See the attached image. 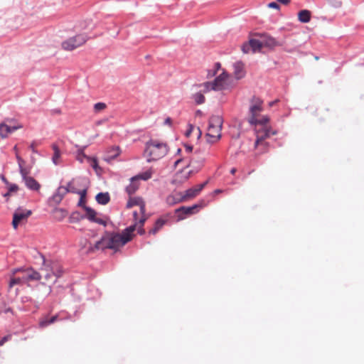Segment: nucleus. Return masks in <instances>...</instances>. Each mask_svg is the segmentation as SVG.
Listing matches in <instances>:
<instances>
[{
    "instance_id": "nucleus-1",
    "label": "nucleus",
    "mask_w": 364,
    "mask_h": 364,
    "mask_svg": "<svg viewBox=\"0 0 364 364\" xmlns=\"http://www.w3.org/2000/svg\"><path fill=\"white\" fill-rule=\"evenodd\" d=\"M168 152L166 143L157 139H150L145 144L144 154L147 161H157L164 157Z\"/></svg>"
},
{
    "instance_id": "nucleus-2",
    "label": "nucleus",
    "mask_w": 364,
    "mask_h": 364,
    "mask_svg": "<svg viewBox=\"0 0 364 364\" xmlns=\"http://www.w3.org/2000/svg\"><path fill=\"white\" fill-rule=\"evenodd\" d=\"M235 80L225 71L220 74L213 81L205 82L203 84L204 91H222L232 88Z\"/></svg>"
},
{
    "instance_id": "nucleus-3",
    "label": "nucleus",
    "mask_w": 364,
    "mask_h": 364,
    "mask_svg": "<svg viewBox=\"0 0 364 364\" xmlns=\"http://www.w3.org/2000/svg\"><path fill=\"white\" fill-rule=\"evenodd\" d=\"M263 101L256 97H253L250 102V117L248 122L252 125H263L269 122V117L267 115L258 117L259 114L263 110Z\"/></svg>"
},
{
    "instance_id": "nucleus-4",
    "label": "nucleus",
    "mask_w": 364,
    "mask_h": 364,
    "mask_svg": "<svg viewBox=\"0 0 364 364\" xmlns=\"http://www.w3.org/2000/svg\"><path fill=\"white\" fill-rule=\"evenodd\" d=\"M223 124V119L220 116L213 115L210 117L206 133L208 143L213 144L221 139Z\"/></svg>"
},
{
    "instance_id": "nucleus-5",
    "label": "nucleus",
    "mask_w": 364,
    "mask_h": 364,
    "mask_svg": "<svg viewBox=\"0 0 364 364\" xmlns=\"http://www.w3.org/2000/svg\"><path fill=\"white\" fill-rule=\"evenodd\" d=\"M264 124L263 125H255L257 127L255 129L256 131V141L255 143V147L261 145L263 146H268L267 142H264V140L267 138H269L272 135H275L277 134L276 131H273L272 129L269 128Z\"/></svg>"
},
{
    "instance_id": "nucleus-6",
    "label": "nucleus",
    "mask_w": 364,
    "mask_h": 364,
    "mask_svg": "<svg viewBox=\"0 0 364 364\" xmlns=\"http://www.w3.org/2000/svg\"><path fill=\"white\" fill-rule=\"evenodd\" d=\"M87 37L84 34H79L71 37L62 42V48L68 51H71L86 43Z\"/></svg>"
},
{
    "instance_id": "nucleus-7",
    "label": "nucleus",
    "mask_w": 364,
    "mask_h": 364,
    "mask_svg": "<svg viewBox=\"0 0 364 364\" xmlns=\"http://www.w3.org/2000/svg\"><path fill=\"white\" fill-rule=\"evenodd\" d=\"M109 242V249L117 250L129 241V238L124 237L121 233L106 232Z\"/></svg>"
},
{
    "instance_id": "nucleus-8",
    "label": "nucleus",
    "mask_w": 364,
    "mask_h": 364,
    "mask_svg": "<svg viewBox=\"0 0 364 364\" xmlns=\"http://www.w3.org/2000/svg\"><path fill=\"white\" fill-rule=\"evenodd\" d=\"M31 210H24L21 208H18L13 215V221H12V225L14 228L16 230L17 229L19 223L23 220H26L31 215Z\"/></svg>"
},
{
    "instance_id": "nucleus-9",
    "label": "nucleus",
    "mask_w": 364,
    "mask_h": 364,
    "mask_svg": "<svg viewBox=\"0 0 364 364\" xmlns=\"http://www.w3.org/2000/svg\"><path fill=\"white\" fill-rule=\"evenodd\" d=\"M262 46V42L257 39L252 38L242 45V50L245 53H247L250 51L256 53L257 51H259Z\"/></svg>"
},
{
    "instance_id": "nucleus-10",
    "label": "nucleus",
    "mask_w": 364,
    "mask_h": 364,
    "mask_svg": "<svg viewBox=\"0 0 364 364\" xmlns=\"http://www.w3.org/2000/svg\"><path fill=\"white\" fill-rule=\"evenodd\" d=\"M105 249H109V242L107 240V233H105L94 245L90 244L87 252L90 253L96 250H104Z\"/></svg>"
},
{
    "instance_id": "nucleus-11",
    "label": "nucleus",
    "mask_w": 364,
    "mask_h": 364,
    "mask_svg": "<svg viewBox=\"0 0 364 364\" xmlns=\"http://www.w3.org/2000/svg\"><path fill=\"white\" fill-rule=\"evenodd\" d=\"M28 173L29 171H26L21 173L25 186H26L27 188L31 191H38L41 188V185L33 177L28 176Z\"/></svg>"
},
{
    "instance_id": "nucleus-12",
    "label": "nucleus",
    "mask_w": 364,
    "mask_h": 364,
    "mask_svg": "<svg viewBox=\"0 0 364 364\" xmlns=\"http://www.w3.org/2000/svg\"><path fill=\"white\" fill-rule=\"evenodd\" d=\"M21 128V125H9L6 123H1L0 124V136L2 138H6L8 135L18 129Z\"/></svg>"
},
{
    "instance_id": "nucleus-13",
    "label": "nucleus",
    "mask_w": 364,
    "mask_h": 364,
    "mask_svg": "<svg viewBox=\"0 0 364 364\" xmlns=\"http://www.w3.org/2000/svg\"><path fill=\"white\" fill-rule=\"evenodd\" d=\"M134 205L139 206L140 212L142 215L145 214V203L141 198H130L127 203V208H131Z\"/></svg>"
},
{
    "instance_id": "nucleus-14",
    "label": "nucleus",
    "mask_w": 364,
    "mask_h": 364,
    "mask_svg": "<svg viewBox=\"0 0 364 364\" xmlns=\"http://www.w3.org/2000/svg\"><path fill=\"white\" fill-rule=\"evenodd\" d=\"M234 75L236 80L243 78L245 75L244 65L242 62H236L233 64Z\"/></svg>"
},
{
    "instance_id": "nucleus-15",
    "label": "nucleus",
    "mask_w": 364,
    "mask_h": 364,
    "mask_svg": "<svg viewBox=\"0 0 364 364\" xmlns=\"http://www.w3.org/2000/svg\"><path fill=\"white\" fill-rule=\"evenodd\" d=\"M23 275L26 282L29 281H39L41 278V274L33 269H28L23 271Z\"/></svg>"
},
{
    "instance_id": "nucleus-16",
    "label": "nucleus",
    "mask_w": 364,
    "mask_h": 364,
    "mask_svg": "<svg viewBox=\"0 0 364 364\" xmlns=\"http://www.w3.org/2000/svg\"><path fill=\"white\" fill-rule=\"evenodd\" d=\"M66 193H68L66 186H60L53 194L52 199L55 203H59L63 200Z\"/></svg>"
},
{
    "instance_id": "nucleus-17",
    "label": "nucleus",
    "mask_w": 364,
    "mask_h": 364,
    "mask_svg": "<svg viewBox=\"0 0 364 364\" xmlns=\"http://www.w3.org/2000/svg\"><path fill=\"white\" fill-rule=\"evenodd\" d=\"M138 188L139 181H137V177L133 176L130 178L129 185L126 187V191L129 196H131L134 194Z\"/></svg>"
},
{
    "instance_id": "nucleus-18",
    "label": "nucleus",
    "mask_w": 364,
    "mask_h": 364,
    "mask_svg": "<svg viewBox=\"0 0 364 364\" xmlns=\"http://www.w3.org/2000/svg\"><path fill=\"white\" fill-rule=\"evenodd\" d=\"M58 315L53 316L50 318H48L46 316L42 318L40 320L39 323H38V326L41 328H44L46 327H47L48 326H49V325L53 323L54 322H55L58 320Z\"/></svg>"
},
{
    "instance_id": "nucleus-19",
    "label": "nucleus",
    "mask_w": 364,
    "mask_h": 364,
    "mask_svg": "<svg viewBox=\"0 0 364 364\" xmlns=\"http://www.w3.org/2000/svg\"><path fill=\"white\" fill-rule=\"evenodd\" d=\"M26 282L23 274L22 277L11 276L9 282V290H11L15 285H22Z\"/></svg>"
},
{
    "instance_id": "nucleus-20",
    "label": "nucleus",
    "mask_w": 364,
    "mask_h": 364,
    "mask_svg": "<svg viewBox=\"0 0 364 364\" xmlns=\"http://www.w3.org/2000/svg\"><path fill=\"white\" fill-rule=\"evenodd\" d=\"M199 207L198 205H193L192 206H182L178 208L176 212V213H183L185 215H190L195 213V210H196Z\"/></svg>"
},
{
    "instance_id": "nucleus-21",
    "label": "nucleus",
    "mask_w": 364,
    "mask_h": 364,
    "mask_svg": "<svg viewBox=\"0 0 364 364\" xmlns=\"http://www.w3.org/2000/svg\"><path fill=\"white\" fill-rule=\"evenodd\" d=\"M298 18L301 23H308L311 20V12L309 10H301L298 14Z\"/></svg>"
},
{
    "instance_id": "nucleus-22",
    "label": "nucleus",
    "mask_w": 364,
    "mask_h": 364,
    "mask_svg": "<svg viewBox=\"0 0 364 364\" xmlns=\"http://www.w3.org/2000/svg\"><path fill=\"white\" fill-rule=\"evenodd\" d=\"M95 199L99 204L106 205L109 203L110 198L108 193H99Z\"/></svg>"
},
{
    "instance_id": "nucleus-23",
    "label": "nucleus",
    "mask_w": 364,
    "mask_h": 364,
    "mask_svg": "<svg viewBox=\"0 0 364 364\" xmlns=\"http://www.w3.org/2000/svg\"><path fill=\"white\" fill-rule=\"evenodd\" d=\"M166 221L167 220L164 218H159L156 221L154 228L149 230V233L155 235L166 224Z\"/></svg>"
},
{
    "instance_id": "nucleus-24",
    "label": "nucleus",
    "mask_w": 364,
    "mask_h": 364,
    "mask_svg": "<svg viewBox=\"0 0 364 364\" xmlns=\"http://www.w3.org/2000/svg\"><path fill=\"white\" fill-rule=\"evenodd\" d=\"M181 201H184V200L183 199L182 194L181 193H178L176 195L168 196L166 198V202L169 205H174V204L180 203Z\"/></svg>"
},
{
    "instance_id": "nucleus-25",
    "label": "nucleus",
    "mask_w": 364,
    "mask_h": 364,
    "mask_svg": "<svg viewBox=\"0 0 364 364\" xmlns=\"http://www.w3.org/2000/svg\"><path fill=\"white\" fill-rule=\"evenodd\" d=\"M138 226V224L136 222L132 225H130L129 227L124 229L122 234L124 235V237L129 238V241L132 238V233L136 230V227Z\"/></svg>"
},
{
    "instance_id": "nucleus-26",
    "label": "nucleus",
    "mask_w": 364,
    "mask_h": 364,
    "mask_svg": "<svg viewBox=\"0 0 364 364\" xmlns=\"http://www.w3.org/2000/svg\"><path fill=\"white\" fill-rule=\"evenodd\" d=\"M84 209L86 212L85 218H87L90 221L93 222L97 217V212L88 206H84Z\"/></svg>"
},
{
    "instance_id": "nucleus-27",
    "label": "nucleus",
    "mask_w": 364,
    "mask_h": 364,
    "mask_svg": "<svg viewBox=\"0 0 364 364\" xmlns=\"http://www.w3.org/2000/svg\"><path fill=\"white\" fill-rule=\"evenodd\" d=\"M52 148L54 151V154H53V158H52V161L53 162L54 164L55 165H58L59 164V159L60 157V149H58V147L57 146L56 144H53L52 145Z\"/></svg>"
},
{
    "instance_id": "nucleus-28",
    "label": "nucleus",
    "mask_w": 364,
    "mask_h": 364,
    "mask_svg": "<svg viewBox=\"0 0 364 364\" xmlns=\"http://www.w3.org/2000/svg\"><path fill=\"white\" fill-rule=\"evenodd\" d=\"M152 173H153V172L151 170H148L146 171H144V172L137 174L134 177H137V181H139L140 179L144 180V181H147L151 178Z\"/></svg>"
},
{
    "instance_id": "nucleus-29",
    "label": "nucleus",
    "mask_w": 364,
    "mask_h": 364,
    "mask_svg": "<svg viewBox=\"0 0 364 364\" xmlns=\"http://www.w3.org/2000/svg\"><path fill=\"white\" fill-rule=\"evenodd\" d=\"M198 192L196 190V188H189L186 191V193L184 195H182L183 200H186L188 198H191L198 195Z\"/></svg>"
},
{
    "instance_id": "nucleus-30",
    "label": "nucleus",
    "mask_w": 364,
    "mask_h": 364,
    "mask_svg": "<svg viewBox=\"0 0 364 364\" xmlns=\"http://www.w3.org/2000/svg\"><path fill=\"white\" fill-rule=\"evenodd\" d=\"M85 149V146H84L82 148H78L77 150L76 159L77 161H79L81 163H82L84 161V159L87 160L88 156L86 154H85V153H84Z\"/></svg>"
},
{
    "instance_id": "nucleus-31",
    "label": "nucleus",
    "mask_w": 364,
    "mask_h": 364,
    "mask_svg": "<svg viewBox=\"0 0 364 364\" xmlns=\"http://www.w3.org/2000/svg\"><path fill=\"white\" fill-rule=\"evenodd\" d=\"M193 99L196 102V104L200 105L204 103L205 102V97L204 95L200 92H197L193 95Z\"/></svg>"
},
{
    "instance_id": "nucleus-32",
    "label": "nucleus",
    "mask_w": 364,
    "mask_h": 364,
    "mask_svg": "<svg viewBox=\"0 0 364 364\" xmlns=\"http://www.w3.org/2000/svg\"><path fill=\"white\" fill-rule=\"evenodd\" d=\"M16 158L18 162L20 174L26 171L27 170L23 168V164H25L24 160L18 154H16Z\"/></svg>"
},
{
    "instance_id": "nucleus-33",
    "label": "nucleus",
    "mask_w": 364,
    "mask_h": 364,
    "mask_svg": "<svg viewBox=\"0 0 364 364\" xmlns=\"http://www.w3.org/2000/svg\"><path fill=\"white\" fill-rule=\"evenodd\" d=\"M51 271L53 274L56 277H60L63 272V269L60 267H58L57 264H54L52 267Z\"/></svg>"
},
{
    "instance_id": "nucleus-34",
    "label": "nucleus",
    "mask_w": 364,
    "mask_h": 364,
    "mask_svg": "<svg viewBox=\"0 0 364 364\" xmlns=\"http://www.w3.org/2000/svg\"><path fill=\"white\" fill-rule=\"evenodd\" d=\"M111 154L108 156L109 159H112L117 157L119 154V148L118 146L112 148Z\"/></svg>"
},
{
    "instance_id": "nucleus-35",
    "label": "nucleus",
    "mask_w": 364,
    "mask_h": 364,
    "mask_svg": "<svg viewBox=\"0 0 364 364\" xmlns=\"http://www.w3.org/2000/svg\"><path fill=\"white\" fill-rule=\"evenodd\" d=\"M87 161L90 163V166L97 171L98 168V163L96 158L87 157Z\"/></svg>"
},
{
    "instance_id": "nucleus-36",
    "label": "nucleus",
    "mask_w": 364,
    "mask_h": 364,
    "mask_svg": "<svg viewBox=\"0 0 364 364\" xmlns=\"http://www.w3.org/2000/svg\"><path fill=\"white\" fill-rule=\"evenodd\" d=\"M276 43H277L274 38L268 36L263 44L268 47H274L276 45Z\"/></svg>"
},
{
    "instance_id": "nucleus-37",
    "label": "nucleus",
    "mask_w": 364,
    "mask_h": 364,
    "mask_svg": "<svg viewBox=\"0 0 364 364\" xmlns=\"http://www.w3.org/2000/svg\"><path fill=\"white\" fill-rule=\"evenodd\" d=\"M106 107V105L103 102H97L94 105V109L96 112L103 110Z\"/></svg>"
},
{
    "instance_id": "nucleus-38",
    "label": "nucleus",
    "mask_w": 364,
    "mask_h": 364,
    "mask_svg": "<svg viewBox=\"0 0 364 364\" xmlns=\"http://www.w3.org/2000/svg\"><path fill=\"white\" fill-rule=\"evenodd\" d=\"M8 191L9 193H15L18 190V186L15 183H9V185H7Z\"/></svg>"
},
{
    "instance_id": "nucleus-39",
    "label": "nucleus",
    "mask_w": 364,
    "mask_h": 364,
    "mask_svg": "<svg viewBox=\"0 0 364 364\" xmlns=\"http://www.w3.org/2000/svg\"><path fill=\"white\" fill-rule=\"evenodd\" d=\"M66 189L68 190V193L71 192V193H77V189L73 186V183L72 181L68 183V186H66Z\"/></svg>"
},
{
    "instance_id": "nucleus-40",
    "label": "nucleus",
    "mask_w": 364,
    "mask_h": 364,
    "mask_svg": "<svg viewBox=\"0 0 364 364\" xmlns=\"http://www.w3.org/2000/svg\"><path fill=\"white\" fill-rule=\"evenodd\" d=\"M96 223H98L100 225H102L104 226H106L107 225V222L105 219H102V218H95V220L93 221Z\"/></svg>"
},
{
    "instance_id": "nucleus-41",
    "label": "nucleus",
    "mask_w": 364,
    "mask_h": 364,
    "mask_svg": "<svg viewBox=\"0 0 364 364\" xmlns=\"http://www.w3.org/2000/svg\"><path fill=\"white\" fill-rule=\"evenodd\" d=\"M11 335H7V336H4L0 340V346H3L6 341H9L11 339Z\"/></svg>"
},
{
    "instance_id": "nucleus-42",
    "label": "nucleus",
    "mask_w": 364,
    "mask_h": 364,
    "mask_svg": "<svg viewBox=\"0 0 364 364\" xmlns=\"http://www.w3.org/2000/svg\"><path fill=\"white\" fill-rule=\"evenodd\" d=\"M77 193L80 195V198H85L87 194V190L86 188H84L82 190L77 191Z\"/></svg>"
},
{
    "instance_id": "nucleus-43",
    "label": "nucleus",
    "mask_w": 364,
    "mask_h": 364,
    "mask_svg": "<svg viewBox=\"0 0 364 364\" xmlns=\"http://www.w3.org/2000/svg\"><path fill=\"white\" fill-rule=\"evenodd\" d=\"M146 219L147 218L144 214L143 216L139 220V221H136L138 225L143 226Z\"/></svg>"
},
{
    "instance_id": "nucleus-44",
    "label": "nucleus",
    "mask_w": 364,
    "mask_h": 364,
    "mask_svg": "<svg viewBox=\"0 0 364 364\" xmlns=\"http://www.w3.org/2000/svg\"><path fill=\"white\" fill-rule=\"evenodd\" d=\"M268 7L269 8H272V9H279V6L277 3L276 2H271L268 4Z\"/></svg>"
},
{
    "instance_id": "nucleus-45",
    "label": "nucleus",
    "mask_w": 364,
    "mask_h": 364,
    "mask_svg": "<svg viewBox=\"0 0 364 364\" xmlns=\"http://www.w3.org/2000/svg\"><path fill=\"white\" fill-rule=\"evenodd\" d=\"M36 145V141H33L30 145V149L32 151L33 153L38 154V151L36 149L35 146Z\"/></svg>"
},
{
    "instance_id": "nucleus-46",
    "label": "nucleus",
    "mask_w": 364,
    "mask_h": 364,
    "mask_svg": "<svg viewBox=\"0 0 364 364\" xmlns=\"http://www.w3.org/2000/svg\"><path fill=\"white\" fill-rule=\"evenodd\" d=\"M193 129V126L192 124H189L188 125V130L186 132V136H189L192 132Z\"/></svg>"
},
{
    "instance_id": "nucleus-47",
    "label": "nucleus",
    "mask_w": 364,
    "mask_h": 364,
    "mask_svg": "<svg viewBox=\"0 0 364 364\" xmlns=\"http://www.w3.org/2000/svg\"><path fill=\"white\" fill-rule=\"evenodd\" d=\"M137 230H138V233L141 235H144L145 233V230L143 228V226H141V225H138L137 226Z\"/></svg>"
},
{
    "instance_id": "nucleus-48",
    "label": "nucleus",
    "mask_w": 364,
    "mask_h": 364,
    "mask_svg": "<svg viewBox=\"0 0 364 364\" xmlns=\"http://www.w3.org/2000/svg\"><path fill=\"white\" fill-rule=\"evenodd\" d=\"M0 178H1V180L4 183V184H5L6 186L9 185V181H8V180L6 178V177L4 176V175L1 174V175H0Z\"/></svg>"
},
{
    "instance_id": "nucleus-49",
    "label": "nucleus",
    "mask_w": 364,
    "mask_h": 364,
    "mask_svg": "<svg viewBox=\"0 0 364 364\" xmlns=\"http://www.w3.org/2000/svg\"><path fill=\"white\" fill-rule=\"evenodd\" d=\"M78 205L80 207H82L84 208V206H86L85 205V198H80L78 202Z\"/></svg>"
},
{
    "instance_id": "nucleus-50",
    "label": "nucleus",
    "mask_w": 364,
    "mask_h": 364,
    "mask_svg": "<svg viewBox=\"0 0 364 364\" xmlns=\"http://www.w3.org/2000/svg\"><path fill=\"white\" fill-rule=\"evenodd\" d=\"M185 149H186V151L188 152V153H190L192 151V149H193V147L190 145H186L185 146Z\"/></svg>"
},
{
    "instance_id": "nucleus-51",
    "label": "nucleus",
    "mask_w": 364,
    "mask_h": 364,
    "mask_svg": "<svg viewBox=\"0 0 364 364\" xmlns=\"http://www.w3.org/2000/svg\"><path fill=\"white\" fill-rule=\"evenodd\" d=\"M193 171H188L184 176V179L183 181H186L187 179H188V178L191 176V175L192 174Z\"/></svg>"
},
{
    "instance_id": "nucleus-52",
    "label": "nucleus",
    "mask_w": 364,
    "mask_h": 364,
    "mask_svg": "<svg viewBox=\"0 0 364 364\" xmlns=\"http://www.w3.org/2000/svg\"><path fill=\"white\" fill-rule=\"evenodd\" d=\"M164 124L171 125V119L170 117H167L164 121Z\"/></svg>"
},
{
    "instance_id": "nucleus-53",
    "label": "nucleus",
    "mask_w": 364,
    "mask_h": 364,
    "mask_svg": "<svg viewBox=\"0 0 364 364\" xmlns=\"http://www.w3.org/2000/svg\"><path fill=\"white\" fill-rule=\"evenodd\" d=\"M195 188L197 191L198 193H199L203 190V186H200V184H199Z\"/></svg>"
},
{
    "instance_id": "nucleus-54",
    "label": "nucleus",
    "mask_w": 364,
    "mask_h": 364,
    "mask_svg": "<svg viewBox=\"0 0 364 364\" xmlns=\"http://www.w3.org/2000/svg\"><path fill=\"white\" fill-rule=\"evenodd\" d=\"M23 272L24 270H22L21 269H14L12 270V276H14L17 272Z\"/></svg>"
},
{
    "instance_id": "nucleus-55",
    "label": "nucleus",
    "mask_w": 364,
    "mask_h": 364,
    "mask_svg": "<svg viewBox=\"0 0 364 364\" xmlns=\"http://www.w3.org/2000/svg\"><path fill=\"white\" fill-rule=\"evenodd\" d=\"M277 1L283 4H287L290 2V0H277Z\"/></svg>"
},
{
    "instance_id": "nucleus-56",
    "label": "nucleus",
    "mask_w": 364,
    "mask_h": 364,
    "mask_svg": "<svg viewBox=\"0 0 364 364\" xmlns=\"http://www.w3.org/2000/svg\"><path fill=\"white\" fill-rule=\"evenodd\" d=\"M133 217H134V219L135 222H136V220H137V218H138V213H137V212H136V211H134V212L133 213Z\"/></svg>"
},
{
    "instance_id": "nucleus-57",
    "label": "nucleus",
    "mask_w": 364,
    "mask_h": 364,
    "mask_svg": "<svg viewBox=\"0 0 364 364\" xmlns=\"http://www.w3.org/2000/svg\"><path fill=\"white\" fill-rule=\"evenodd\" d=\"M11 193H9V191H7L6 193L3 194V196L4 198H9L11 196Z\"/></svg>"
},
{
    "instance_id": "nucleus-58",
    "label": "nucleus",
    "mask_w": 364,
    "mask_h": 364,
    "mask_svg": "<svg viewBox=\"0 0 364 364\" xmlns=\"http://www.w3.org/2000/svg\"><path fill=\"white\" fill-rule=\"evenodd\" d=\"M181 161H182L181 159L176 160L174 163V167H176Z\"/></svg>"
},
{
    "instance_id": "nucleus-59",
    "label": "nucleus",
    "mask_w": 364,
    "mask_h": 364,
    "mask_svg": "<svg viewBox=\"0 0 364 364\" xmlns=\"http://www.w3.org/2000/svg\"><path fill=\"white\" fill-rule=\"evenodd\" d=\"M278 100H274V101H272L269 103V107H272L273 105H274L277 102Z\"/></svg>"
},
{
    "instance_id": "nucleus-60",
    "label": "nucleus",
    "mask_w": 364,
    "mask_h": 364,
    "mask_svg": "<svg viewBox=\"0 0 364 364\" xmlns=\"http://www.w3.org/2000/svg\"><path fill=\"white\" fill-rule=\"evenodd\" d=\"M34 306L36 309L33 311V312H35L39 308V304L36 301H34Z\"/></svg>"
},
{
    "instance_id": "nucleus-61",
    "label": "nucleus",
    "mask_w": 364,
    "mask_h": 364,
    "mask_svg": "<svg viewBox=\"0 0 364 364\" xmlns=\"http://www.w3.org/2000/svg\"><path fill=\"white\" fill-rule=\"evenodd\" d=\"M22 299H23V302H27V301H31V299L28 297L23 298Z\"/></svg>"
},
{
    "instance_id": "nucleus-62",
    "label": "nucleus",
    "mask_w": 364,
    "mask_h": 364,
    "mask_svg": "<svg viewBox=\"0 0 364 364\" xmlns=\"http://www.w3.org/2000/svg\"><path fill=\"white\" fill-rule=\"evenodd\" d=\"M215 68H216V70H217L220 69V64L219 63H215Z\"/></svg>"
},
{
    "instance_id": "nucleus-63",
    "label": "nucleus",
    "mask_w": 364,
    "mask_h": 364,
    "mask_svg": "<svg viewBox=\"0 0 364 364\" xmlns=\"http://www.w3.org/2000/svg\"><path fill=\"white\" fill-rule=\"evenodd\" d=\"M235 171H236V169L233 168L231 169L230 173L232 174H234L235 173Z\"/></svg>"
},
{
    "instance_id": "nucleus-64",
    "label": "nucleus",
    "mask_w": 364,
    "mask_h": 364,
    "mask_svg": "<svg viewBox=\"0 0 364 364\" xmlns=\"http://www.w3.org/2000/svg\"><path fill=\"white\" fill-rule=\"evenodd\" d=\"M11 311V309H10V308H6V309H5V310H4V312H5V313H7V312H9V311Z\"/></svg>"
}]
</instances>
